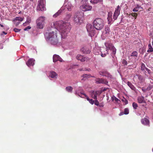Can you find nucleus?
<instances>
[{
	"mask_svg": "<svg viewBox=\"0 0 153 153\" xmlns=\"http://www.w3.org/2000/svg\"><path fill=\"white\" fill-rule=\"evenodd\" d=\"M53 25L55 27L59 30L62 38L63 39L65 38L67 36L66 23L60 21L55 22Z\"/></svg>",
	"mask_w": 153,
	"mask_h": 153,
	"instance_id": "1",
	"label": "nucleus"
},
{
	"mask_svg": "<svg viewBox=\"0 0 153 153\" xmlns=\"http://www.w3.org/2000/svg\"><path fill=\"white\" fill-rule=\"evenodd\" d=\"M45 36L49 40L51 43L53 45H56L58 42V40L56 31H52L50 32H47Z\"/></svg>",
	"mask_w": 153,
	"mask_h": 153,
	"instance_id": "2",
	"label": "nucleus"
},
{
	"mask_svg": "<svg viewBox=\"0 0 153 153\" xmlns=\"http://www.w3.org/2000/svg\"><path fill=\"white\" fill-rule=\"evenodd\" d=\"M105 45L106 47V51H107L106 53L104 54L100 53L101 56L102 57H105L107 54H109L108 50H110L111 52V56L113 57L114 56L116 52V49L113 46L112 44L110 42H107L105 43Z\"/></svg>",
	"mask_w": 153,
	"mask_h": 153,
	"instance_id": "3",
	"label": "nucleus"
},
{
	"mask_svg": "<svg viewBox=\"0 0 153 153\" xmlns=\"http://www.w3.org/2000/svg\"><path fill=\"white\" fill-rule=\"evenodd\" d=\"M75 94L78 96L81 97L85 98H86L87 100L89 101V102L91 104H93L94 102V101L92 99H90L87 95L83 91L81 88L79 87L76 90L75 92Z\"/></svg>",
	"mask_w": 153,
	"mask_h": 153,
	"instance_id": "4",
	"label": "nucleus"
},
{
	"mask_svg": "<svg viewBox=\"0 0 153 153\" xmlns=\"http://www.w3.org/2000/svg\"><path fill=\"white\" fill-rule=\"evenodd\" d=\"M93 25L95 28L97 30H101L104 26L103 20L100 18H96L93 22Z\"/></svg>",
	"mask_w": 153,
	"mask_h": 153,
	"instance_id": "5",
	"label": "nucleus"
},
{
	"mask_svg": "<svg viewBox=\"0 0 153 153\" xmlns=\"http://www.w3.org/2000/svg\"><path fill=\"white\" fill-rule=\"evenodd\" d=\"M84 13L82 12L76 13L74 16V21L77 25H81L82 22Z\"/></svg>",
	"mask_w": 153,
	"mask_h": 153,
	"instance_id": "6",
	"label": "nucleus"
},
{
	"mask_svg": "<svg viewBox=\"0 0 153 153\" xmlns=\"http://www.w3.org/2000/svg\"><path fill=\"white\" fill-rule=\"evenodd\" d=\"M86 27L89 36L91 37L94 36L95 33V28L94 25L90 24H88Z\"/></svg>",
	"mask_w": 153,
	"mask_h": 153,
	"instance_id": "7",
	"label": "nucleus"
},
{
	"mask_svg": "<svg viewBox=\"0 0 153 153\" xmlns=\"http://www.w3.org/2000/svg\"><path fill=\"white\" fill-rule=\"evenodd\" d=\"M45 17L41 16L36 20L37 28L39 29H42L44 27Z\"/></svg>",
	"mask_w": 153,
	"mask_h": 153,
	"instance_id": "8",
	"label": "nucleus"
},
{
	"mask_svg": "<svg viewBox=\"0 0 153 153\" xmlns=\"http://www.w3.org/2000/svg\"><path fill=\"white\" fill-rule=\"evenodd\" d=\"M45 5L44 0H40L38 2V5L37 9L38 10L42 11L44 10Z\"/></svg>",
	"mask_w": 153,
	"mask_h": 153,
	"instance_id": "9",
	"label": "nucleus"
},
{
	"mask_svg": "<svg viewBox=\"0 0 153 153\" xmlns=\"http://www.w3.org/2000/svg\"><path fill=\"white\" fill-rule=\"evenodd\" d=\"M120 8L119 5L117 6L116 8L113 16V21L116 20L120 14Z\"/></svg>",
	"mask_w": 153,
	"mask_h": 153,
	"instance_id": "10",
	"label": "nucleus"
},
{
	"mask_svg": "<svg viewBox=\"0 0 153 153\" xmlns=\"http://www.w3.org/2000/svg\"><path fill=\"white\" fill-rule=\"evenodd\" d=\"M90 93L92 97L95 100L97 99V96L100 95L101 94V92L99 91H91Z\"/></svg>",
	"mask_w": 153,
	"mask_h": 153,
	"instance_id": "11",
	"label": "nucleus"
},
{
	"mask_svg": "<svg viewBox=\"0 0 153 153\" xmlns=\"http://www.w3.org/2000/svg\"><path fill=\"white\" fill-rule=\"evenodd\" d=\"M80 7L81 9L84 11L91 10L92 8V6L88 4L82 5L80 6Z\"/></svg>",
	"mask_w": 153,
	"mask_h": 153,
	"instance_id": "12",
	"label": "nucleus"
},
{
	"mask_svg": "<svg viewBox=\"0 0 153 153\" xmlns=\"http://www.w3.org/2000/svg\"><path fill=\"white\" fill-rule=\"evenodd\" d=\"M80 51L84 54H89L91 52V51L86 46H84L81 49Z\"/></svg>",
	"mask_w": 153,
	"mask_h": 153,
	"instance_id": "13",
	"label": "nucleus"
},
{
	"mask_svg": "<svg viewBox=\"0 0 153 153\" xmlns=\"http://www.w3.org/2000/svg\"><path fill=\"white\" fill-rule=\"evenodd\" d=\"M96 83L97 84L103 83L105 84H107L108 83V82L102 78H98L96 80Z\"/></svg>",
	"mask_w": 153,
	"mask_h": 153,
	"instance_id": "14",
	"label": "nucleus"
},
{
	"mask_svg": "<svg viewBox=\"0 0 153 153\" xmlns=\"http://www.w3.org/2000/svg\"><path fill=\"white\" fill-rule=\"evenodd\" d=\"M53 61L54 62H56L57 61L60 62H62L63 60L58 55L54 54L53 56Z\"/></svg>",
	"mask_w": 153,
	"mask_h": 153,
	"instance_id": "15",
	"label": "nucleus"
},
{
	"mask_svg": "<svg viewBox=\"0 0 153 153\" xmlns=\"http://www.w3.org/2000/svg\"><path fill=\"white\" fill-rule=\"evenodd\" d=\"M141 122L142 124L144 125L149 126V121L147 118H144L141 120Z\"/></svg>",
	"mask_w": 153,
	"mask_h": 153,
	"instance_id": "16",
	"label": "nucleus"
},
{
	"mask_svg": "<svg viewBox=\"0 0 153 153\" xmlns=\"http://www.w3.org/2000/svg\"><path fill=\"white\" fill-rule=\"evenodd\" d=\"M112 13L111 12L108 13V15L107 19L108 20V24H110L112 21H113L112 18Z\"/></svg>",
	"mask_w": 153,
	"mask_h": 153,
	"instance_id": "17",
	"label": "nucleus"
},
{
	"mask_svg": "<svg viewBox=\"0 0 153 153\" xmlns=\"http://www.w3.org/2000/svg\"><path fill=\"white\" fill-rule=\"evenodd\" d=\"M57 76V74L55 72L53 71H51L49 74V77L52 78H56Z\"/></svg>",
	"mask_w": 153,
	"mask_h": 153,
	"instance_id": "18",
	"label": "nucleus"
},
{
	"mask_svg": "<svg viewBox=\"0 0 153 153\" xmlns=\"http://www.w3.org/2000/svg\"><path fill=\"white\" fill-rule=\"evenodd\" d=\"M34 61L35 60L33 59H30L28 60L26 64L28 66H33L34 65Z\"/></svg>",
	"mask_w": 153,
	"mask_h": 153,
	"instance_id": "19",
	"label": "nucleus"
},
{
	"mask_svg": "<svg viewBox=\"0 0 153 153\" xmlns=\"http://www.w3.org/2000/svg\"><path fill=\"white\" fill-rule=\"evenodd\" d=\"M137 101L138 102L140 103H146V102L144 99V97L143 96L138 97L137 98Z\"/></svg>",
	"mask_w": 153,
	"mask_h": 153,
	"instance_id": "20",
	"label": "nucleus"
},
{
	"mask_svg": "<svg viewBox=\"0 0 153 153\" xmlns=\"http://www.w3.org/2000/svg\"><path fill=\"white\" fill-rule=\"evenodd\" d=\"M76 59L79 60H80L82 62L85 61V58L83 56L79 54L78 55L76 56Z\"/></svg>",
	"mask_w": 153,
	"mask_h": 153,
	"instance_id": "21",
	"label": "nucleus"
},
{
	"mask_svg": "<svg viewBox=\"0 0 153 153\" xmlns=\"http://www.w3.org/2000/svg\"><path fill=\"white\" fill-rule=\"evenodd\" d=\"M99 74L100 75L105 76H107L108 77L111 78V75L106 71L100 72H99Z\"/></svg>",
	"mask_w": 153,
	"mask_h": 153,
	"instance_id": "22",
	"label": "nucleus"
},
{
	"mask_svg": "<svg viewBox=\"0 0 153 153\" xmlns=\"http://www.w3.org/2000/svg\"><path fill=\"white\" fill-rule=\"evenodd\" d=\"M95 55H98L100 54V53L101 52L100 51V49L99 48H95L94 49L93 51Z\"/></svg>",
	"mask_w": 153,
	"mask_h": 153,
	"instance_id": "23",
	"label": "nucleus"
},
{
	"mask_svg": "<svg viewBox=\"0 0 153 153\" xmlns=\"http://www.w3.org/2000/svg\"><path fill=\"white\" fill-rule=\"evenodd\" d=\"M127 85L132 90L135 91L136 88L135 86L129 82H128L127 83Z\"/></svg>",
	"mask_w": 153,
	"mask_h": 153,
	"instance_id": "24",
	"label": "nucleus"
},
{
	"mask_svg": "<svg viewBox=\"0 0 153 153\" xmlns=\"http://www.w3.org/2000/svg\"><path fill=\"white\" fill-rule=\"evenodd\" d=\"M141 70L143 71L144 73L146 74L147 69L148 68L146 67L145 64L143 63L141 64Z\"/></svg>",
	"mask_w": 153,
	"mask_h": 153,
	"instance_id": "25",
	"label": "nucleus"
},
{
	"mask_svg": "<svg viewBox=\"0 0 153 153\" xmlns=\"http://www.w3.org/2000/svg\"><path fill=\"white\" fill-rule=\"evenodd\" d=\"M63 8L64 7H62L56 13L53 15V17L55 18L56 17L61 13L62 12V11L63 10Z\"/></svg>",
	"mask_w": 153,
	"mask_h": 153,
	"instance_id": "26",
	"label": "nucleus"
},
{
	"mask_svg": "<svg viewBox=\"0 0 153 153\" xmlns=\"http://www.w3.org/2000/svg\"><path fill=\"white\" fill-rule=\"evenodd\" d=\"M63 8L64 7H62L56 13L53 15V17L55 18L56 17L61 13L62 12V11L63 10Z\"/></svg>",
	"mask_w": 153,
	"mask_h": 153,
	"instance_id": "27",
	"label": "nucleus"
},
{
	"mask_svg": "<svg viewBox=\"0 0 153 153\" xmlns=\"http://www.w3.org/2000/svg\"><path fill=\"white\" fill-rule=\"evenodd\" d=\"M137 76H138V79L141 82H143L145 79V78L143 76L140 75H137Z\"/></svg>",
	"mask_w": 153,
	"mask_h": 153,
	"instance_id": "28",
	"label": "nucleus"
},
{
	"mask_svg": "<svg viewBox=\"0 0 153 153\" xmlns=\"http://www.w3.org/2000/svg\"><path fill=\"white\" fill-rule=\"evenodd\" d=\"M102 0H90V2L92 4H97L102 2Z\"/></svg>",
	"mask_w": 153,
	"mask_h": 153,
	"instance_id": "29",
	"label": "nucleus"
},
{
	"mask_svg": "<svg viewBox=\"0 0 153 153\" xmlns=\"http://www.w3.org/2000/svg\"><path fill=\"white\" fill-rule=\"evenodd\" d=\"M24 19V18L20 17H16L15 19H14L13 21H22Z\"/></svg>",
	"mask_w": 153,
	"mask_h": 153,
	"instance_id": "30",
	"label": "nucleus"
},
{
	"mask_svg": "<svg viewBox=\"0 0 153 153\" xmlns=\"http://www.w3.org/2000/svg\"><path fill=\"white\" fill-rule=\"evenodd\" d=\"M148 47L149 49L147 51L148 52H153V48H152L151 44H150L148 45Z\"/></svg>",
	"mask_w": 153,
	"mask_h": 153,
	"instance_id": "31",
	"label": "nucleus"
},
{
	"mask_svg": "<svg viewBox=\"0 0 153 153\" xmlns=\"http://www.w3.org/2000/svg\"><path fill=\"white\" fill-rule=\"evenodd\" d=\"M31 21V20L29 18H27L25 22L23 23V25L24 26H25L27 24H29L30 23Z\"/></svg>",
	"mask_w": 153,
	"mask_h": 153,
	"instance_id": "32",
	"label": "nucleus"
},
{
	"mask_svg": "<svg viewBox=\"0 0 153 153\" xmlns=\"http://www.w3.org/2000/svg\"><path fill=\"white\" fill-rule=\"evenodd\" d=\"M105 31L106 34H108L109 33V32H110V28L108 26H107L105 27Z\"/></svg>",
	"mask_w": 153,
	"mask_h": 153,
	"instance_id": "33",
	"label": "nucleus"
},
{
	"mask_svg": "<svg viewBox=\"0 0 153 153\" xmlns=\"http://www.w3.org/2000/svg\"><path fill=\"white\" fill-rule=\"evenodd\" d=\"M137 15V14L135 13H131L129 14V16L130 17L131 16H134L135 17V19H136Z\"/></svg>",
	"mask_w": 153,
	"mask_h": 153,
	"instance_id": "34",
	"label": "nucleus"
},
{
	"mask_svg": "<svg viewBox=\"0 0 153 153\" xmlns=\"http://www.w3.org/2000/svg\"><path fill=\"white\" fill-rule=\"evenodd\" d=\"M137 52L136 51H134L131 53V56L137 57Z\"/></svg>",
	"mask_w": 153,
	"mask_h": 153,
	"instance_id": "35",
	"label": "nucleus"
},
{
	"mask_svg": "<svg viewBox=\"0 0 153 153\" xmlns=\"http://www.w3.org/2000/svg\"><path fill=\"white\" fill-rule=\"evenodd\" d=\"M72 5L70 2L68 3V10L71 11V10Z\"/></svg>",
	"mask_w": 153,
	"mask_h": 153,
	"instance_id": "36",
	"label": "nucleus"
},
{
	"mask_svg": "<svg viewBox=\"0 0 153 153\" xmlns=\"http://www.w3.org/2000/svg\"><path fill=\"white\" fill-rule=\"evenodd\" d=\"M73 88L70 86H68V92L71 93L72 92Z\"/></svg>",
	"mask_w": 153,
	"mask_h": 153,
	"instance_id": "37",
	"label": "nucleus"
},
{
	"mask_svg": "<svg viewBox=\"0 0 153 153\" xmlns=\"http://www.w3.org/2000/svg\"><path fill=\"white\" fill-rule=\"evenodd\" d=\"M129 112V109L128 108H125L124 110V113L125 114H128Z\"/></svg>",
	"mask_w": 153,
	"mask_h": 153,
	"instance_id": "38",
	"label": "nucleus"
},
{
	"mask_svg": "<svg viewBox=\"0 0 153 153\" xmlns=\"http://www.w3.org/2000/svg\"><path fill=\"white\" fill-rule=\"evenodd\" d=\"M88 0H82L81 3L82 5H84L87 4Z\"/></svg>",
	"mask_w": 153,
	"mask_h": 153,
	"instance_id": "39",
	"label": "nucleus"
},
{
	"mask_svg": "<svg viewBox=\"0 0 153 153\" xmlns=\"http://www.w3.org/2000/svg\"><path fill=\"white\" fill-rule=\"evenodd\" d=\"M132 106L134 109H136L138 107L137 104L134 102L133 103Z\"/></svg>",
	"mask_w": 153,
	"mask_h": 153,
	"instance_id": "40",
	"label": "nucleus"
},
{
	"mask_svg": "<svg viewBox=\"0 0 153 153\" xmlns=\"http://www.w3.org/2000/svg\"><path fill=\"white\" fill-rule=\"evenodd\" d=\"M153 87L152 85H149L147 88V91H149L151 90Z\"/></svg>",
	"mask_w": 153,
	"mask_h": 153,
	"instance_id": "41",
	"label": "nucleus"
},
{
	"mask_svg": "<svg viewBox=\"0 0 153 153\" xmlns=\"http://www.w3.org/2000/svg\"><path fill=\"white\" fill-rule=\"evenodd\" d=\"M94 104L97 106H99V102H98V101L97 100V99L96 100H95L94 101Z\"/></svg>",
	"mask_w": 153,
	"mask_h": 153,
	"instance_id": "42",
	"label": "nucleus"
},
{
	"mask_svg": "<svg viewBox=\"0 0 153 153\" xmlns=\"http://www.w3.org/2000/svg\"><path fill=\"white\" fill-rule=\"evenodd\" d=\"M122 101L123 102H124L125 103V104H127L128 103V100L124 98L122 100Z\"/></svg>",
	"mask_w": 153,
	"mask_h": 153,
	"instance_id": "43",
	"label": "nucleus"
},
{
	"mask_svg": "<svg viewBox=\"0 0 153 153\" xmlns=\"http://www.w3.org/2000/svg\"><path fill=\"white\" fill-rule=\"evenodd\" d=\"M114 100L117 102H118V101H120V100L119 99L115 97H114V98L112 99L113 101Z\"/></svg>",
	"mask_w": 153,
	"mask_h": 153,
	"instance_id": "44",
	"label": "nucleus"
},
{
	"mask_svg": "<svg viewBox=\"0 0 153 153\" xmlns=\"http://www.w3.org/2000/svg\"><path fill=\"white\" fill-rule=\"evenodd\" d=\"M21 30L20 29L15 28L13 29V31L15 32H19Z\"/></svg>",
	"mask_w": 153,
	"mask_h": 153,
	"instance_id": "45",
	"label": "nucleus"
},
{
	"mask_svg": "<svg viewBox=\"0 0 153 153\" xmlns=\"http://www.w3.org/2000/svg\"><path fill=\"white\" fill-rule=\"evenodd\" d=\"M89 76V75H88V74H85L82 75V76L84 78H87V77H89L88 76Z\"/></svg>",
	"mask_w": 153,
	"mask_h": 153,
	"instance_id": "46",
	"label": "nucleus"
},
{
	"mask_svg": "<svg viewBox=\"0 0 153 153\" xmlns=\"http://www.w3.org/2000/svg\"><path fill=\"white\" fill-rule=\"evenodd\" d=\"M31 27L30 26H28L27 27H26L24 29V30H25V31L27 30H28L30 29H31Z\"/></svg>",
	"mask_w": 153,
	"mask_h": 153,
	"instance_id": "47",
	"label": "nucleus"
},
{
	"mask_svg": "<svg viewBox=\"0 0 153 153\" xmlns=\"http://www.w3.org/2000/svg\"><path fill=\"white\" fill-rule=\"evenodd\" d=\"M122 63L124 65H127V61H126V60H124L123 62H122Z\"/></svg>",
	"mask_w": 153,
	"mask_h": 153,
	"instance_id": "48",
	"label": "nucleus"
},
{
	"mask_svg": "<svg viewBox=\"0 0 153 153\" xmlns=\"http://www.w3.org/2000/svg\"><path fill=\"white\" fill-rule=\"evenodd\" d=\"M136 8L139 9L141 8L142 9V7H141V6L138 4H137L136 6L135 7Z\"/></svg>",
	"mask_w": 153,
	"mask_h": 153,
	"instance_id": "49",
	"label": "nucleus"
},
{
	"mask_svg": "<svg viewBox=\"0 0 153 153\" xmlns=\"http://www.w3.org/2000/svg\"><path fill=\"white\" fill-rule=\"evenodd\" d=\"M71 28V25H68V30H70Z\"/></svg>",
	"mask_w": 153,
	"mask_h": 153,
	"instance_id": "50",
	"label": "nucleus"
},
{
	"mask_svg": "<svg viewBox=\"0 0 153 153\" xmlns=\"http://www.w3.org/2000/svg\"><path fill=\"white\" fill-rule=\"evenodd\" d=\"M142 90L144 92H146V91H147V88H142Z\"/></svg>",
	"mask_w": 153,
	"mask_h": 153,
	"instance_id": "51",
	"label": "nucleus"
},
{
	"mask_svg": "<svg viewBox=\"0 0 153 153\" xmlns=\"http://www.w3.org/2000/svg\"><path fill=\"white\" fill-rule=\"evenodd\" d=\"M146 71H147V72L149 74H151V71L149 69L147 68V70Z\"/></svg>",
	"mask_w": 153,
	"mask_h": 153,
	"instance_id": "52",
	"label": "nucleus"
},
{
	"mask_svg": "<svg viewBox=\"0 0 153 153\" xmlns=\"http://www.w3.org/2000/svg\"><path fill=\"white\" fill-rule=\"evenodd\" d=\"M133 11L134 12H137L138 11V10L135 7L133 9Z\"/></svg>",
	"mask_w": 153,
	"mask_h": 153,
	"instance_id": "53",
	"label": "nucleus"
},
{
	"mask_svg": "<svg viewBox=\"0 0 153 153\" xmlns=\"http://www.w3.org/2000/svg\"><path fill=\"white\" fill-rule=\"evenodd\" d=\"M78 70L80 71H85L86 70H85V69H83V68H80V69H79Z\"/></svg>",
	"mask_w": 153,
	"mask_h": 153,
	"instance_id": "54",
	"label": "nucleus"
},
{
	"mask_svg": "<svg viewBox=\"0 0 153 153\" xmlns=\"http://www.w3.org/2000/svg\"><path fill=\"white\" fill-rule=\"evenodd\" d=\"M124 114V112H120L119 114V115L120 116H121V115H123Z\"/></svg>",
	"mask_w": 153,
	"mask_h": 153,
	"instance_id": "55",
	"label": "nucleus"
},
{
	"mask_svg": "<svg viewBox=\"0 0 153 153\" xmlns=\"http://www.w3.org/2000/svg\"><path fill=\"white\" fill-rule=\"evenodd\" d=\"M150 82L151 83H153V80L151 79V80L150 81Z\"/></svg>",
	"mask_w": 153,
	"mask_h": 153,
	"instance_id": "56",
	"label": "nucleus"
},
{
	"mask_svg": "<svg viewBox=\"0 0 153 153\" xmlns=\"http://www.w3.org/2000/svg\"><path fill=\"white\" fill-rule=\"evenodd\" d=\"M71 16V15H68V16H67V17H68V18H69Z\"/></svg>",
	"mask_w": 153,
	"mask_h": 153,
	"instance_id": "57",
	"label": "nucleus"
},
{
	"mask_svg": "<svg viewBox=\"0 0 153 153\" xmlns=\"http://www.w3.org/2000/svg\"><path fill=\"white\" fill-rule=\"evenodd\" d=\"M3 33L5 35L7 34V33L4 31H3Z\"/></svg>",
	"mask_w": 153,
	"mask_h": 153,
	"instance_id": "58",
	"label": "nucleus"
},
{
	"mask_svg": "<svg viewBox=\"0 0 153 153\" xmlns=\"http://www.w3.org/2000/svg\"><path fill=\"white\" fill-rule=\"evenodd\" d=\"M0 26L2 27H4V26L1 24H0Z\"/></svg>",
	"mask_w": 153,
	"mask_h": 153,
	"instance_id": "59",
	"label": "nucleus"
},
{
	"mask_svg": "<svg viewBox=\"0 0 153 153\" xmlns=\"http://www.w3.org/2000/svg\"><path fill=\"white\" fill-rule=\"evenodd\" d=\"M85 70H86L85 71L87 70V71H91V69H89H89H88Z\"/></svg>",
	"mask_w": 153,
	"mask_h": 153,
	"instance_id": "60",
	"label": "nucleus"
},
{
	"mask_svg": "<svg viewBox=\"0 0 153 153\" xmlns=\"http://www.w3.org/2000/svg\"><path fill=\"white\" fill-rule=\"evenodd\" d=\"M99 106H101V107H103V105H99Z\"/></svg>",
	"mask_w": 153,
	"mask_h": 153,
	"instance_id": "61",
	"label": "nucleus"
},
{
	"mask_svg": "<svg viewBox=\"0 0 153 153\" xmlns=\"http://www.w3.org/2000/svg\"><path fill=\"white\" fill-rule=\"evenodd\" d=\"M20 23L19 22L18 23H17V24L18 25Z\"/></svg>",
	"mask_w": 153,
	"mask_h": 153,
	"instance_id": "62",
	"label": "nucleus"
},
{
	"mask_svg": "<svg viewBox=\"0 0 153 153\" xmlns=\"http://www.w3.org/2000/svg\"><path fill=\"white\" fill-rule=\"evenodd\" d=\"M149 79H151V78H150L149 77Z\"/></svg>",
	"mask_w": 153,
	"mask_h": 153,
	"instance_id": "63",
	"label": "nucleus"
},
{
	"mask_svg": "<svg viewBox=\"0 0 153 153\" xmlns=\"http://www.w3.org/2000/svg\"><path fill=\"white\" fill-rule=\"evenodd\" d=\"M18 25L17 24V25L16 24V26H17V25Z\"/></svg>",
	"mask_w": 153,
	"mask_h": 153,
	"instance_id": "64",
	"label": "nucleus"
}]
</instances>
